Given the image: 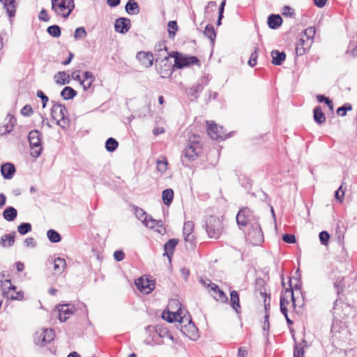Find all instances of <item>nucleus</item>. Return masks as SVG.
Wrapping results in <instances>:
<instances>
[{
    "mask_svg": "<svg viewBox=\"0 0 357 357\" xmlns=\"http://www.w3.org/2000/svg\"><path fill=\"white\" fill-rule=\"evenodd\" d=\"M155 62L158 63L156 65V70L158 73L160 75L162 78H167L172 75L173 69L175 68L174 65L171 63L169 61L168 57L165 56L163 59H162L159 61V58L158 54H156Z\"/></svg>",
    "mask_w": 357,
    "mask_h": 357,
    "instance_id": "nucleus-9",
    "label": "nucleus"
},
{
    "mask_svg": "<svg viewBox=\"0 0 357 357\" xmlns=\"http://www.w3.org/2000/svg\"><path fill=\"white\" fill-rule=\"evenodd\" d=\"M87 35V33L84 27H79L75 29L74 37L75 39L84 38Z\"/></svg>",
    "mask_w": 357,
    "mask_h": 357,
    "instance_id": "nucleus-47",
    "label": "nucleus"
},
{
    "mask_svg": "<svg viewBox=\"0 0 357 357\" xmlns=\"http://www.w3.org/2000/svg\"><path fill=\"white\" fill-rule=\"evenodd\" d=\"M47 236L50 242L59 243L61 240V235L54 229H49L47 232Z\"/></svg>",
    "mask_w": 357,
    "mask_h": 357,
    "instance_id": "nucleus-39",
    "label": "nucleus"
},
{
    "mask_svg": "<svg viewBox=\"0 0 357 357\" xmlns=\"http://www.w3.org/2000/svg\"><path fill=\"white\" fill-rule=\"evenodd\" d=\"M183 310L179 308L176 312H170V311H164L162 314V317L164 320L172 323L174 321H178L179 324L181 323V318L184 317V315H182Z\"/></svg>",
    "mask_w": 357,
    "mask_h": 357,
    "instance_id": "nucleus-19",
    "label": "nucleus"
},
{
    "mask_svg": "<svg viewBox=\"0 0 357 357\" xmlns=\"http://www.w3.org/2000/svg\"><path fill=\"white\" fill-rule=\"evenodd\" d=\"M257 48L255 49V51L251 54L250 58L248 61V64L251 67H254L257 64Z\"/></svg>",
    "mask_w": 357,
    "mask_h": 357,
    "instance_id": "nucleus-55",
    "label": "nucleus"
},
{
    "mask_svg": "<svg viewBox=\"0 0 357 357\" xmlns=\"http://www.w3.org/2000/svg\"><path fill=\"white\" fill-rule=\"evenodd\" d=\"M125 8L126 11L129 15H136L139 13V7L135 0H128Z\"/></svg>",
    "mask_w": 357,
    "mask_h": 357,
    "instance_id": "nucleus-30",
    "label": "nucleus"
},
{
    "mask_svg": "<svg viewBox=\"0 0 357 357\" xmlns=\"http://www.w3.org/2000/svg\"><path fill=\"white\" fill-rule=\"evenodd\" d=\"M290 289H286L284 294H291V300L292 301V306L296 310V306L301 307L303 305L304 296L301 291V282L298 280L294 284L291 283V279L289 280Z\"/></svg>",
    "mask_w": 357,
    "mask_h": 357,
    "instance_id": "nucleus-6",
    "label": "nucleus"
},
{
    "mask_svg": "<svg viewBox=\"0 0 357 357\" xmlns=\"http://www.w3.org/2000/svg\"><path fill=\"white\" fill-rule=\"evenodd\" d=\"M0 2L3 4V8L6 9L8 15L10 17H14L17 5L16 0H0Z\"/></svg>",
    "mask_w": 357,
    "mask_h": 357,
    "instance_id": "nucleus-22",
    "label": "nucleus"
},
{
    "mask_svg": "<svg viewBox=\"0 0 357 357\" xmlns=\"http://www.w3.org/2000/svg\"><path fill=\"white\" fill-rule=\"evenodd\" d=\"M181 319V323L178 324L181 333L190 340H196L199 337L198 329L192 323L190 316L188 314H184V317Z\"/></svg>",
    "mask_w": 357,
    "mask_h": 357,
    "instance_id": "nucleus-4",
    "label": "nucleus"
},
{
    "mask_svg": "<svg viewBox=\"0 0 357 357\" xmlns=\"http://www.w3.org/2000/svg\"><path fill=\"white\" fill-rule=\"evenodd\" d=\"M344 196V191L342 190V186H340V188L335 192V197L337 200L340 201V202H342Z\"/></svg>",
    "mask_w": 357,
    "mask_h": 357,
    "instance_id": "nucleus-54",
    "label": "nucleus"
},
{
    "mask_svg": "<svg viewBox=\"0 0 357 357\" xmlns=\"http://www.w3.org/2000/svg\"><path fill=\"white\" fill-rule=\"evenodd\" d=\"M94 81L95 80H88L87 82H85V80L82 79L80 84L83 86L84 90L86 91L87 89H89L91 87L92 84L93 83Z\"/></svg>",
    "mask_w": 357,
    "mask_h": 357,
    "instance_id": "nucleus-61",
    "label": "nucleus"
},
{
    "mask_svg": "<svg viewBox=\"0 0 357 357\" xmlns=\"http://www.w3.org/2000/svg\"><path fill=\"white\" fill-rule=\"evenodd\" d=\"M167 25L169 38L173 39L176 35V31L178 29L177 23L176 21H169Z\"/></svg>",
    "mask_w": 357,
    "mask_h": 357,
    "instance_id": "nucleus-43",
    "label": "nucleus"
},
{
    "mask_svg": "<svg viewBox=\"0 0 357 357\" xmlns=\"http://www.w3.org/2000/svg\"><path fill=\"white\" fill-rule=\"evenodd\" d=\"M8 118H9V121L5 126V127H6L5 131L6 132H10L12 131L13 126H14V123L15 122V119L13 118V116L8 115V116L6 119H7Z\"/></svg>",
    "mask_w": 357,
    "mask_h": 357,
    "instance_id": "nucleus-50",
    "label": "nucleus"
},
{
    "mask_svg": "<svg viewBox=\"0 0 357 357\" xmlns=\"http://www.w3.org/2000/svg\"><path fill=\"white\" fill-rule=\"evenodd\" d=\"M24 244L26 247L31 246L32 248H35L36 246V243L33 237L26 238L24 241Z\"/></svg>",
    "mask_w": 357,
    "mask_h": 357,
    "instance_id": "nucleus-57",
    "label": "nucleus"
},
{
    "mask_svg": "<svg viewBox=\"0 0 357 357\" xmlns=\"http://www.w3.org/2000/svg\"><path fill=\"white\" fill-rule=\"evenodd\" d=\"M206 231L210 238H218L223 231L222 221L219 218L209 216L206 220Z\"/></svg>",
    "mask_w": 357,
    "mask_h": 357,
    "instance_id": "nucleus-7",
    "label": "nucleus"
},
{
    "mask_svg": "<svg viewBox=\"0 0 357 357\" xmlns=\"http://www.w3.org/2000/svg\"><path fill=\"white\" fill-rule=\"evenodd\" d=\"M282 241L287 243H296V237L294 234H285L282 235Z\"/></svg>",
    "mask_w": 357,
    "mask_h": 357,
    "instance_id": "nucleus-52",
    "label": "nucleus"
},
{
    "mask_svg": "<svg viewBox=\"0 0 357 357\" xmlns=\"http://www.w3.org/2000/svg\"><path fill=\"white\" fill-rule=\"evenodd\" d=\"M66 266V260L63 258L56 257L54 260V269L56 273H61Z\"/></svg>",
    "mask_w": 357,
    "mask_h": 357,
    "instance_id": "nucleus-33",
    "label": "nucleus"
},
{
    "mask_svg": "<svg viewBox=\"0 0 357 357\" xmlns=\"http://www.w3.org/2000/svg\"><path fill=\"white\" fill-rule=\"evenodd\" d=\"M59 319L61 322L66 321L75 311V307L70 303L59 304L56 306Z\"/></svg>",
    "mask_w": 357,
    "mask_h": 357,
    "instance_id": "nucleus-14",
    "label": "nucleus"
},
{
    "mask_svg": "<svg viewBox=\"0 0 357 357\" xmlns=\"http://www.w3.org/2000/svg\"><path fill=\"white\" fill-rule=\"evenodd\" d=\"M312 41L306 40L303 36H301L296 46V53L297 55L301 56L304 54L311 47Z\"/></svg>",
    "mask_w": 357,
    "mask_h": 357,
    "instance_id": "nucleus-20",
    "label": "nucleus"
},
{
    "mask_svg": "<svg viewBox=\"0 0 357 357\" xmlns=\"http://www.w3.org/2000/svg\"><path fill=\"white\" fill-rule=\"evenodd\" d=\"M134 211L137 218L141 220L142 222L144 219H147L148 215L142 208H139L137 206H135Z\"/></svg>",
    "mask_w": 357,
    "mask_h": 357,
    "instance_id": "nucleus-46",
    "label": "nucleus"
},
{
    "mask_svg": "<svg viewBox=\"0 0 357 357\" xmlns=\"http://www.w3.org/2000/svg\"><path fill=\"white\" fill-rule=\"evenodd\" d=\"M282 24V19L279 15L271 14L268 17V25L272 29L280 27Z\"/></svg>",
    "mask_w": 357,
    "mask_h": 357,
    "instance_id": "nucleus-27",
    "label": "nucleus"
},
{
    "mask_svg": "<svg viewBox=\"0 0 357 357\" xmlns=\"http://www.w3.org/2000/svg\"><path fill=\"white\" fill-rule=\"evenodd\" d=\"M33 109L32 107L29 105H26L21 109V114L25 116H30L33 114Z\"/></svg>",
    "mask_w": 357,
    "mask_h": 357,
    "instance_id": "nucleus-51",
    "label": "nucleus"
},
{
    "mask_svg": "<svg viewBox=\"0 0 357 357\" xmlns=\"http://www.w3.org/2000/svg\"><path fill=\"white\" fill-rule=\"evenodd\" d=\"M194 223L192 221H186L184 222L183 233L185 241L188 243L191 248L195 245V236L193 234Z\"/></svg>",
    "mask_w": 357,
    "mask_h": 357,
    "instance_id": "nucleus-16",
    "label": "nucleus"
},
{
    "mask_svg": "<svg viewBox=\"0 0 357 357\" xmlns=\"http://www.w3.org/2000/svg\"><path fill=\"white\" fill-rule=\"evenodd\" d=\"M199 60L195 56H186L181 53L178 57H176L174 61V67L177 69H181L185 67H188L193 64H199Z\"/></svg>",
    "mask_w": 357,
    "mask_h": 357,
    "instance_id": "nucleus-12",
    "label": "nucleus"
},
{
    "mask_svg": "<svg viewBox=\"0 0 357 357\" xmlns=\"http://www.w3.org/2000/svg\"><path fill=\"white\" fill-rule=\"evenodd\" d=\"M155 280L141 277L135 280L137 288L146 294H150L155 288Z\"/></svg>",
    "mask_w": 357,
    "mask_h": 357,
    "instance_id": "nucleus-15",
    "label": "nucleus"
},
{
    "mask_svg": "<svg viewBox=\"0 0 357 357\" xmlns=\"http://www.w3.org/2000/svg\"><path fill=\"white\" fill-rule=\"evenodd\" d=\"M114 257L117 261H121L125 258V254L121 250L115 251Z\"/></svg>",
    "mask_w": 357,
    "mask_h": 357,
    "instance_id": "nucleus-58",
    "label": "nucleus"
},
{
    "mask_svg": "<svg viewBox=\"0 0 357 357\" xmlns=\"http://www.w3.org/2000/svg\"><path fill=\"white\" fill-rule=\"evenodd\" d=\"M217 296H215V299L220 301L222 303H227L228 301V297L226 294L220 289L217 291Z\"/></svg>",
    "mask_w": 357,
    "mask_h": 357,
    "instance_id": "nucleus-49",
    "label": "nucleus"
},
{
    "mask_svg": "<svg viewBox=\"0 0 357 357\" xmlns=\"http://www.w3.org/2000/svg\"><path fill=\"white\" fill-rule=\"evenodd\" d=\"M257 220L258 218L254 214V212L248 207L241 209L236 215V222L240 227H245L248 225H251L256 243L264 241L263 232Z\"/></svg>",
    "mask_w": 357,
    "mask_h": 357,
    "instance_id": "nucleus-1",
    "label": "nucleus"
},
{
    "mask_svg": "<svg viewBox=\"0 0 357 357\" xmlns=\"http://www.w3.org/2000/svg\"><path fill=\"white\" fill-rule=\"evenodd\" d=\"M16 231H13L10 234H4L0 238V246L3 248H9L13 245Z\"/></svg>",
    "mask_w": 357,
    "mask_h": 357,
    "instance_id": "nucleus-23",
    "label": "nucleus"
},
{
    "mask_svg": "<svg viewBox=\"0 0 357 357\" xmlns=\"http://www.w3.org/2000/svg\"><path fill=\"white\" fill-rule=\"evenodd\" d=\"M272 63L275 66H280L286 59V54L284 52H280L278 50H272Z\"/></svg>",
    "mask_w": 357,
    "mask_h": 357,
    "instance_id": "nucleus-25",
    "label": "nucleus"
},
{
    "mask_svg": "<svg viewBox=\"0 0 357 357\" xmlns=\"http://www.w3.org/2000/svg\"><path fill=\"white\" fill-rule=\"evenodd\" d=\"M142 223L147 227L153 228L155 226L162 227V221L161 220H157L153 219L151 215H148L147 219H144Z\"/></svg>",
    "mask_w": 357,
    "mask_h": 357,
    "instance_id": "nucleus-35",
    "label": "nucleus"
},
{
    "mask_svg": "<svg viewBox=\"0 0 357 357\" xmlns=\"http://www.w3.org/2000/svg\"><path fill=\"white\" fill-rule=\"evenodd\" d=\"M352 109V106L349 103H345L342 106L340 107L337 109V114L339 116H344L347 114V111H351Z\"/></svg>",
    "mask_w": 357,
    "mask_h": 357,
    "instance_id": "nucleus-44",
    "label": "nucleus"
},
{
    "mask_svg": "<svg viewBox=\"0 0 357 357\" xmlns=\"http://www.w3.org/2000/svg\"><path fill=\"white\" fill-rule=\"evenodd\" d=\"M307 344V342L305 340H303L301 343L299 344H295L294 345V357H304V347L305 345L302 346V344Z\"/></svg>",
    "mask_w": 357,
    "mask_h": 357,
    "instance_id": "nucleus-38",
    "label": "nucleus"
},
{
    "mask_svg": "<svg viewBox=\"0 0 357 357\" xmlns=\"http://www.w3.org/2000/svg\"><path fill=\"white\" fill-rule=\"evenodd\" d=\"M38 18L44 22H47L50 20L47 13L45 9H42L39 13Z\"/></svg>",
    "mask_w": 357,
    "mask_h": 357,
    "instance_id": "nucleus-59",
    "label": "nucleus"
},
{
    "mask_svg": "<svg viewBox=\"0 0 357 357\" xmlns=\"http://www.w3.org/2000/svg\"><path fill=\"white\" fill-rule=\"evenodd\" d=\"M17 215V211L13 206H8L3 212V218L8 221H13Z\"/></svg>",
    "mask_w": 357,
    "mask_h": 357,
    "instance_id": "nucleus-29",
    "label": "nucleus"
},
{
    "mask_svg": "<svg viewBox=\"0 0 357 357\" xmlns=\"http://www.w3.org/2000/svg\"><path fill=\"white\" fill-rule=\"evenodd\" d=\"M47 31L50 36L54 38H58L61 36V29L58 25L50 26Z\"/></svg>",
    "mask_w": 357,
    "mask_h": 357,
    "instance_id": "nucleus-42",
    "label": "nucleus"
},
{
    "mask_svg": "<svg viewBox=\"0 0 357 357\" xmlns=\"http://www.w3.org/2000/svg\"><path fill=\"white\" fill-rule=\"evenodd\" d=\"M319 237L322 245H328L330 238V234L326 231H321L319 234Z\"/></svg>",
    "mask_w": 357,
    "mask_h": 357,
    "instance_id": "nucleus-48",
    "label": "nucleus"
},
{
    "mask_svg": "<svg viewBox=\"0 0 357 357\" xmlns=\"http://www.w3.org/2000/svg\"><path fill=\"white\" fill-rule=\"evenodd\" d=\"M16 169L13 164L6 162L1 166V173L5 179H11Z\"/></svg>",
    "mask_w": 357,
    "mask_h": 357,
    "instance_id": "nucleus-21",
    "label": "nucleus"
},
{
    "mask_svg": "<svg viewBox=\"0 0 357 357\" xmlns=\"http://www.w3.org/2000/svg\"><path fill=\"white\" fill-rule=\"evenodd\" d=\"M31 225L29 222H22L17 227V231L21 235H25L31 231Z\"/></svg>",
    "mask_w": 357,
    "mask_h": 357,
    "instance_id": "nucleus-41",
    "label": "nucleus"
},
{
    "mask_svg": "<svg viewBox=\"0 0 357 357\" xmlns=\"http://www.w3.org/2000/svg\"><path fill=\"white\" fill-rule=\"evenodd\" d=\"M77 94V91L70 86H65L61 92V96L66 100L73 99Z\"/></svg>",
    "mask_w": 357,
    "mask_h": 357,
    "instance_id": "nucleus-32",
    "label": "nucleus"
},
{
    "mask_svg": "<svg viewBox=\"0 0 357 357\" xmlns=\"http://www.w3.org/2000/svg\"><path fill=\"white\" fill-rule=\"evenodd\" d=\"M289 304V301L285 296V295L282 293L280 296V311L282 314L287 317V305Z\"/></svg>",
    "mask_w": 357,
    "mask_h": 357,
    "instance_id": "nucleus-40",
    "label": "nucleus"
},
{
    "mask_svg": "<svg viewBox=\"0 0 357 357\" xmlns=\"http://www.w3.org/2000/svg\"><path fill=\"white\" fill-rule=\"evenodd\" d=\"M313 118L316 123L322 124L326 121L325 114L322 112L319 106L316 107L313 110Z\"/></svg>",
    "mask_w": 357,
    "mask_h": 357,
    "instance_id": "nucleus-31",
    "label": "nucleus"
},
{
    "mask_svg": "<svg viewBox=\"0 0 357 357\" xmlns=\"http://www.w3.org/2000/svg\"><path fill=\"white\" fill-rule=\"evenodd\" d=\"M37 96L40 98L42 100L43 107L45 108L47 105V102L49 101V98L40 90L37 91Z\"/></svg>",
    "mask_w": 357,
    "mask_h": 357,
    "instance_id": "nucleus-53",
    "label": "nucleus"
},
{
    "mask_svg": "<svg viewBox=\"0 0 357 357\" xmlns=\"http://www.w3.org/2000/svg\"><path fill=\"white\" fill-rule=\"evenodd\" d=\"M167 51V47L165 44V41H160L158 44L155 45V52H162V51Z\"/></svg>",
    "mask_w": 357,
    "mask_h": 357,
    "instance_id": "nucleus-56",
    "label": "nucleus"
},
{
    "mask_svg": "<svg viewBox=\"0 0 357 357\" xmlns=\"http://www.w3.org/2000/svg\"><path fill=\"white\" fill-rule=\"evenodd\" d=\"M315 34V29L314 27H309L304 30L301 36H303L306 40H310L312 42L313 37Z\"/></svg>",
    "mask_w": 357,
    "mask_h": 357,
    "instance_id": "nucleus-45",
    "label": "nucleus"
},
{
    "mask_svg": "<svg viewBox=\"0 0 357 357\" xmlns=\"http://www.w3.org/2000/svg\"><path fill=\"white\" fill-rule=\"evenodd\" d=\"M52 104L51 115L52 119L56 121V124L61 128H66L70 124L68 109L64 105L54 100H52Z\"/></svg>",
    "mask_w": 357,
    "mask_h": 357,
    "instance_id": "nucleus-2",
    "label": "nucleus"
},
{
    "mask_svg": "<svg viewBox=\"0 0 357 357\" xmlns=\"http://www.w3.org/2000/svg\"><path fill=\"white\" fill-rule=\"evenodd\" d=\"M28 139L31 148V155L34 158H38L42 152L41 133L38 130L29 132Z\"/></svg>",
    "mask_w": 357,
    "mask_h": 357,
    "instance_id": "nucleus-8",
    "label": "nucleus"
},
{
    "mask_svg": "<svg viewBox=\"0 0 357 357\" xmlns=\"http://www.w3.org/2000/svg\"><path fill=\"white\" fill-rule=\"evenodd\" d=\"M204 34L210 39L211 44L213 45L216 38V33L213 26L211 24H207L205 27Z\"/></svg>",
    "mask_w": 357,
    "mask_h": 357,
    "instance_id": "nucleus-34",
    "label": "nucleus"
},
{
    "mask_svg": "<svg viewBox=\"0 0 357 357\" xmlns=\"http://www.w3.org/2000/svg\"><path fill=\"white\" fill-rule=\"evenodd\" d=\"M230 305L236 313L241 312V307L239 302V295L235 290L230 292Z\"/></svg>",
    "mask_w": 357,
    "mask_h": 357,
    "instance_id": "nucleus-26",
    "label": "nucleus"
},
{
    "mask_svg": "<svg viewBox=\"0 0 357 357\" xmlns=\"http://www.w3.org/2000/svg\"><path fill=\"white\" fill-rule=\"evenodd\" d=\"M54 78L55 82L59 85H64L70 83V76L64 71H60L57 73Z\"/></svg>",
    "mask_w": 357,
    "mask_h": 357,
    "instance_id": "nucleus-28",
    "label": "nucleus"
},
{
    "mask_svg": "<svg viewBox=\"0 0 357 357\" xmlns=\"http://www.w3.org/2000/svg\"><path fill=\"white\" fill-rule=\"evenodd\" d=\"M291 10H292V9L289 6H285L283 8V11L282 13L283 15H292L294 14V13Z\"/></svg>",
    "mask_w": 357,
    "mask_h": 357,
    "instance_id": "nucleus-63",
    "label": "nucleus"
},
{
    "mask_svg": "<svg viewBox=\"0 0 357 357\" xmlns=\"http://www.w3.org/2000/svg\"><path fill=\"white\" fill-rule=\"evenodd\" d=\"M118 146V141L113 137L108 138L105 142V149L108 152H114L116 150Z\"/></svg>",
    "mask_w": 357,
    "mask_h": 357,
    "instance_id": "nucleus-37",
    "label": "nucleus"
},
{
    "mask_svg": "<svg viewBox=\"0 0 357 357\" xmlns=\"http://www.w3.org/2000/svg\"><path fill=\"white\" fill-rule=\"evenodd\" d=\"M178 243V240L177 238H171L164 245V255H166L169 260L171 259V257L173 255L175 248Z\"/></svg>",
    "mask_w": 357,
    "mask_h": 357,
    "instance_id": "nucleus-24",
    "label": "nucleus"
},
{
    "mask_svg": "<svg viewBox=\"0 0 357 357\" xmlns=\"http://www.w3.org/2000/svg\"><path fill=\"white\" fill-rule=\"evenodd\" d=\"M137 59L144 67L149 68L153 63L154 56L151 52H139L137 54Z\"/></svg>",
    "mask_w": 357,
    "mask_h": 357,
    "instance_id": "nucleus-18",
    "label": "nucleus"
},
{
    "mask_svg": "<svg viewBox=\"0 0 357 357\" xmlns=\"http://www.w3.org/2000/svg\"><path fill=\"white\" fill-rule=\"evenodd\" d=\"M174 191L172 189L168 188L162 191V198L165 205L169 206L173 200Z\"/></svg>",
    "mask_w": 357,
    "mask_h": 357,
    "instance_id": "nucleus-36",
    "label": "nucleus"
},
{
    "mask_svg": "<svg viewBox=\"0 0 357 357\" xmlns=\"http://www.w3.org/2000/svg\"><path fill=\"white\" fill-rule=\"evenodd\" d=\"M208 133L212 139L223 140L226 139L227 135L222 126H218L213 121H207Z\"/></svg>",
    "mask_w": 357,
    "mask_h": 357,
    "instance_id": "nucleus-13",
    "label": "nucleus"
},
{
    "mask_svg": "<svg viewBox=\"0 0 357 357\" xmlns=\"http://www.w3.org/2000/svg\"><path fill=\"white\" fill-rule=\"evenodd\" d=\"M167 161H158V169L160 172H165L167 169Z\"/></svg>",
    "mask_w": 357,
    "mask_h": 357,
    "instance_id": "nucleus-60",
    "label": "nucleus"
},
{
    "mask_svg": "<svg viewBox=\"0 0 357 357\" xmlns=\"http://www.w3.org/2000/svg\"><path fill=\"white\" fill-rule=\"evenodd\" d=\"M131 26L130 20L126 17H119L116 20L114 29L116 32L121 33H127Z\"/></svg>",
    "mask_w": 357,
    "mask_h": 357,
    "instance_id": "nucleus-17",
    "label": "nucleus"
},
{
    "mask_svg": "<svg viewBox=\"0 0 357 357\" xmlns=\"http://www.w3.org/2000/svg\"><path fill=\"white\" fill-rule=\"evenodd\" d=\"M199 136H193V139L190 138L189 142L187 144L183 151L182 157L188 161L195 160L202 152V146L199 142Z\"/></svg>",
    "mask_w": 357,
    "mask_h": 357,
    "instance_id": "nucleus-5",
    "label": "nucleus"
},
{
    "mask_svg": "<svg viewBox=\"0 0 357 357\" xmlns=\"http://www.w3.org/2000/svg\"><path fill=\"white\" fill-rule=\"evenodd\" d=\"M84 80L87 82L88 80H95V77L93 74L90 71H86L84 73Z\"/></svg>",
    "mask_w": 357,
    "mask_h": 357,
    "instance_id": "nucleus-62",
    "label": "nucleus"
},
{
    "mask_svg": "<svg viewBox=\"0 0 357 357\" xmlns=\"http://www.w3.org/2000/svg\"><path fill=\"white\" fill-rule=\"evenodd\" d=\"M55 333L53 329L45 328L41 331H37L34 336L35 343L40 347L46 345L54 340Z\"/></svg>",
    "mask_w": 357,
    "mask_h": 357,
    "instance_id": "nucleus-10",
    "label": "nucleus"
},
{
    "mask_svg": "<svg viewBox=\"0 0 357 357\" xmlns=\"http://www.w3.org/2000/svg\"><path fill=\"white\" fill-rule=\"evenodd\" d=\"M52 10L57 16L67 18L75 8L74 0H51Z\"/></svg>",
    "mask_w": 357,
    "mask_h": 357,
    "instance_id": "nucleus-3",
    "label": "nucleus"
},
{
    "mask_svg": "<svg viewBox=\"0 0 357 357\" xmlns=\"http://www.w3.org/2000/svg\"><path fill=\"white\" fill-rule=\"evenodd\" d=\"M2 287L3 294L6 298L19 301L23 298L24 293L21 291H15L16 287L12 285L10 280H6Z\"/></svg>",
    "mask_w": 357,
    "mask_h": 357,
    "instance_id": "nucleus-11",
    "label": "nucleus"
},
{
    "mask_svg": "<svg viewBox=\"0 0 357 357\" xmlns=\"http://www.w3.org/2000/svg\"><path fill=\"white\" fill-rule=\"evenodd\" d=\"M208 286L211 287V289L215 293H217L220 289L219 287L216 284L213 283L211 280H208Z\"/></svg>",
    "mask_w": 357,
    "mask_h": 357,
    "instance_id": "nucleus-64",
    "label": "nucleus"
}]
</instances>
